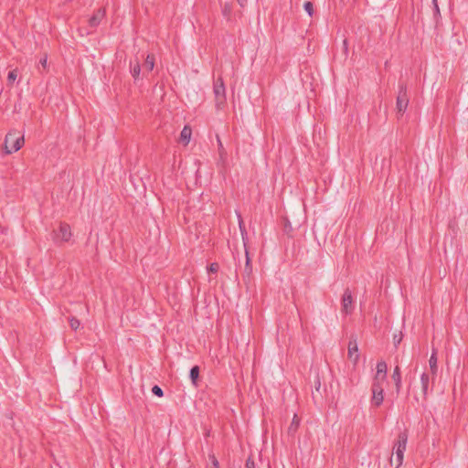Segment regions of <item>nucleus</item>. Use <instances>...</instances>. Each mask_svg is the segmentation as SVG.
<instances>
[{"mask_svg":"<svg viewBox=\"0 0 468 468\" xmlns=\"http://www.w3.org/2000/svg\"><path fill=\"white\" fill-rule=\"evenodd\" d=\"M24 144V136L17 131L9 132L5 138V149L6 154L17 152Z\"/></svg>","mask_w":468,"mask_h":468,"instance_id":"nucleus-1","label":"nucleus"},{"mask_svg":"<svg viewBox=\"0 0 468 468\" xmlns=\"http://www.w3.org/2000/svg\"><path fill=\"white\" fill-rule=\"evenodd\" d=\"M213 92L217 109H223L226 105L227 97L225 84L221 77L214 80Z\"/></svg>","mask_w":468,"mask_h":468,"instance_id":"nucleus-2","label":"nucleus"},{"mask_svg":"<svg viewBox=\"0 0 468 468\" xmlns=\"http://www.w3.org/2000/svg\"><path fill=\"white\" fill-rule=\"evenodd\" d=\"M408 433L407 431H401L398 435L397 441L394 444L393 450L395 451V456L397 460L396 468H399L403 462L404 452L407 447Z\"/></svg>","mask_w":468,"mask_h":468,"instance_id":"nucleus-3","label":"nucleus"},{"mask_svg":"<svg viewBox=\"0 0 468 468\" xmlns=\"http://www.w3.org/2000/svg\"><path fill=\"white\" fill-rule=\"evenodd\" d=\"M410 98L408 95L407 85L403 82L399 83V91L396 100L397 112L402 115L409 105Z\"/></svg>","mask_w":468,"mask_h":468,"instance_id":"nucleus-4","label":"nucleus"},{"mask_svg":"<svg viewBox=\"0 0 468 468\" xmlns=\"http://www.w3.org/2000/svg\"><path fill=\"white\" fill-rule=\"evenodd\" d=\"M53 232L54 239L56 242H58V240L62 242H68L72 236L70 226L67 223H60L58 229L54 230Z\"/></svg>","mask_w":468,"mask_h":468,"instance_id":"nucleus-5","label":"nucleus"},{"mask_svg":"<svg viewBox=\"0 0 468 468\" xmlns=\"http://www.w3.org/2000/svg\"><path fill=\"white\" fill-rule=\"evenodd\" d=\"M354 310L353 297L351 291L347 288L345 290L341 300V313L347 315Z\"/></svg>","mask_w":468,"mask_h":468,"instance_id":"nucleus-6","label":"nucleus"},{"mask_svg":"<svg viewBox=\"0 0 468 468\" xmlns=\"http://www.w3.org/2000/svg\"><path fill=\"white\" fill-rule=\"evenodd\" d=\"M372 405L379 407L384 400V390L380 383H373L372 387Z\"/></svg>","mask_w":468,"mask_h":468,"instance_id":"nucleus-7","label":"nucleus"},{"mask_svg":"<svg viewBox=\"0 0 468 468\" xmlns=\"http://www.w3.org/2000/svg\"><path fill=\"white\" fill-rule=\"evenodd\" d=\"M239 229H240L241 235H242V240L244 242L245 255H246V263H245V268H244V276L250 277V275L252 272V266H251V261H250V255H249V251H248V249H247V246H246V241H245V235H247V233H246L245 229L242 228L241 221H239Z\"/></svg>","mask_w":468,"mask_h":468,"instance_id":"nucleus-8","label":"nucleus"},{"mask_svg":"<svg viewBox=\"0 0 468 468\" xmlns=\"http://www.w3.org/2000/svg\"><path fill=\"white\" fill-rule=\"evenodd\" d=\"M104 16L105 11L103 9H97L92 15V16L89 19V27L90 28H96L100 25Z\"/></svg>","mask_w":468,"mask_h":468,"instance_id":"nucleus-9","label":"nucleus"},{"mask_svg":"<svg viewBox=\"0 0 468 468\" xmlns=\"http://www.w3.org/2000/svg\"><path fill=\"white\" fill-rule=\"evenodd\" d=\"M359 355H358V347L356 339H350L348 343V358L354 363H356L358 360Z\"/></svg>","mask_w":468,"mask_h":468,"instance_id":"nucleus-10","label":"nucleus"},{"mask_svg":"<svg viewBox=\"0 0 468 468\" xmlns=\"http://www.w3.org/2000/svg\"><path fill=\"white\" fill-rule=\"evenodd\" d=\"M300 418L297 416V414H294L292 420V422L290 424V426L288 427V431H287V433L289 436L291 437H293L298 429H299V426H300Z\"/></svg>","mask_w":468,"mask_h":468,"instance_id":"nucleus-11","label":"nucleus"},{"mask_svg":"<svg viewBox=\"0 0 468 468\" xmlns=\"http://www.w3.org/2000/svg\"><path fill=\"white\" fill-rule=\"evenodd\" d=\"M391 378L395 382L396 392L399 394L400 391V388H401V375H400V368L399 366L395 367Z\"/></svg>","mask_w":468,"mask_h":468,"instance_id":"nucleus-12","label":"nucleus"},{"mask_svg":"<svg viewBox=\"0 0 468 468\" xmlns=\"http://www.w3.org/2000/svg\"><path fill=\"white\" fill-rule=\"evenodd\" d=\"M154 67V56L147 55L145 58L144 63L143 64L144 74L145 72H151Z\"/></svg>","mask_w":468,"mask_h":468,"instance_id":"nucleus-13","label":"nucleus"},{"mask_svg":"<svg viewBox=\"0 0 468 468\" xmlns=\"http://www.w3.org/2000/svg\"><path fill=\"white\" fill-rule=\"evenodd\" d=\"M420 384H421V391L423 397L426 398L428 395L429 384H430V377L427 373H422L420 376Z\"/></svg>","mask_w":468,"mask_h":468,"instance_id":"nucleus-14","label":"nucleus"},{"mask_svg":"<svg viewBox=\"0 0 468 468\" xmlns=\"http://www.w3.org/2000/svg\"><path fill=\"white\" fill-rule=\"evenodd\" d=\"M429 365H430V368H431L432 375H436L437 370H438V366H437V351L435 349L432 350L431 356L429 359Z\"/></svg>","mask_w":468,"mask_h":468,"instance_id":"nucleus-15","label":"nucleus"},{"mask_svg":"<svg viewBox=\"0 0 468 468\" xmlns=\"http://www.w3.org/2000/svg\"><path fill=\"white\" fill-rule=\"evenodd\" d=\"M200 369L198 366H194L191 367L189 372V378L191 379L192 384L197 387V379L199 378Z\"/></svg>","mask_w":468,"mask_h":468,"instance_id":"nucleus-16","label":"nucleus"},{"mask_svg":"<svg viewBox=\"0 0 468 468\" xmlns=\"http://www.w3.org/2000/svg\"><path fill=\"white\" fill-rule=\"evenodd\" d=\"M192 131L190 127L185 126L180 133V139L185 144H187L189 143L191 137Z\"/></svg>","mask_w":468,"mask_h":468,"instance_id":"nucleus-17","label":"nucleus"},{"mask_svg":"<svg viewBox=\"0 0 468 468\" xmlns=\"http://www.w3.org/2000/svg\"><path fill=\"white\" fill-rule=\"evenodd\" d=\"M141 73V65L138 60H136L134 65L131 64V74L133 77L134 80H139Z\"/></svg>","mask_w":468,"mask_h":468,"instance_id":"nucleus-18","label":"nucleus"},{"mask_svg":"<svg viewBox=\"0 0 468 468\" xmlns=\"http://www.w3.org/2000/svg\"><path fill=\"white\" fill-rule=\"evenodd\" d=\"M69 326L72 330L76 331L77 329L80 328V322L79 319H77L76 317L74 316H71L69 317Z\"/></svg>","mask_w":468,"mask_h":468,"instance_id":"nucleus-19","label":"nucleus"},{"mask_svg":"<svg viewBox=\"0 0 468 468\" xmlns=\"http://www.w3.org/2000/svg\"><path fill=\"white\" fill-rule=\"evenodd\" d=\"M17 77V69H15L13 70H10L7 75V83L8 85H12L14 81L16 80Z\"/></svg>","mask_w":468,"mask_h":468,"instance_id":"nucleus-20","label":"nucleus"},{"mask_svg":"<svg viewBox=\"0 0 468 468\" xmlns=\"http://www.w3.org/2000/svg\"><path fill=\"white\" fill-rule=\"evenodd\" d=\"M432 5H433V16H434L435 22L437 24L439 17H441V13H440L437 0H432Z\"/></svg>","mask_w":468,"mask_h":468,"instance_id":"nucleus-21","label":"nucleus"},{"mask_svg":"<svg viewBox=\"0 0 468 468\" xmlns=\"http://www.w3.org/2000/svg\"><path fill=\"white\" fill-rule=\"evenodd\" d=\"M387 364L385 361H378L377 364V372L379 374H385L387 375Z\"/></svg>","mask_w":468,"mask_h":468,"instance_id":"nucleus-22","label":"nucleus"},{"mask_svg":"<svg viewBox=\"0 0 468 468\" xmlns=\"http://www.w3.org/2000/svg\"><path fill=\"white\" fill-rule=\"evenodd\" d=\"M303 8L304 10L306 11V13L310 16H313L314 15V5H313V3L312 2H305L304 5H303Z\"/></svg>","mask_w":468,"mask_h":468,"instance_id":"nucleus-23","label":"nucleus"},{"mask_svg":"<svg viewBox=\"0 0 468 468\" xmlns=\"http://www.w3.org/2000/svg\"><path fill=\"white\" fill-rule=\"evenodd\" d=\"M387 378V375L385 374H379L378 372L376 373L373 383H380L382 385V382L385 381Z\"/></svg>","mask_w":468,"mask_h":468,"instance_id":"nucleus-24","label":"nucleus"},{"mask_svg":"<svg viewBox=\"0 0 468 468\" xmlns=\"http://www.w3.org/2000/svg\"><path fill=\"white\" fill-rule=\"evenodd\" d=\"M152 393L156 396V397H163L164 396V392H163V389L158 386V385H154L153 388H152Z\"/></svg>","mask_w":468,"mask_h":468,"instance_id":"nucleus-25","label":"nucleus"},{"mask_svg":"<svg viewBox=\"0 0 468 468\" xmlns=\"http://www.w3.org/2000/svg\"><path fill=\"white\" fill-rule=\"evenodd\" d=\"M218 270L219 266L217 262H213L207 267V272L209 273H217Z\"/></svg>","mask_w":468,"mask_h":468,"instance_id":"nucleus-26","label":"nucleus"},{"mask_svg":"<svg viewBox=\"0 0 468 468\" xmlns=\"http://www.w3.org/2000/svg\"><path fill=\"white\" fill-rule=\"evenodd\" d=\"M402 333L399 332V334H395L393 335V343H394V346L397 347L400 342L402 341Z\"/></svg>","mask_w":468,"mask_h":468,"instance_id":"nucleus-27","label":"nucleus"},{"mask_svg":"<svg viewBox=\"0 0 468 468\" xmlns=\"http://www.w3.org/2000/svg\"><path fill=\"white\" fill-rule=\"evenodd\" d=\"M222 13L225 17H229L231 13V6L229 4H225L222 7Z\"/></svg>","mask_w":468,"mask_h":468,"instance_id":"nucleus-28","label":"nucleus"},{"mask_svg":"<svg viewBox=\"0 0 468 468\" xmlns=\"http://www.w3.org/2000/svg\"><path fill=\"white\" fill-rule=\"evenodd\" d=\"M246 468H255V463L254 461L250 457L246 461Z\"/></svg>","mask_w":468,"mask_h":468,"instance_id":"nucleus-29","label":"nucleus"},{"mask_svg":"<svg viewBox=\"0 0 468 468\" xmlns=\"http://www.w3.org/2000/svg\"><path fill=\"white\" fill-rule=\"evenodd\" d=\"M314 386H315V391L319 394H321L320 392V389H321V382H320V379L319 378L317 377L316 380H315V383H314Z\"/></svg>","mask_w":468,"mask_h":468,"instance_id":"nucleus-30","label":"nucleus"},{"mask_svg":"<svg viewBox=\"0 0 468 468\" xmlns=\"http://www.w3.org/2000/svg\"><path fill=\"white\" fill-rule=\"evenodd\" d=\"M39 64L43 67V68H46L47 66V58H43L39 60Z\"/></svg>","mask_w":468,"mask_h":468,"instance_id":"nucleus-31","label":"nucleus"},{"mask_svg":"<svg viewBox=\"0 0 468 468\" xmlns=\"http://www.w3.org/2000/svg\"><path fill=\"white\" fill-rule=\"evenodd\" d=\"M212 462H213L214 468H218V460L215 457H213V461Z\"/></svg>","mask_w":468,"mask_h":468,"instance_id":"nucleus-32","label":"nucleus"},{"mask_svg":"<svg viewBox=\"0 0 468 468\" xmlns=\"http://www.w3.org/2000/svg\"><path fill=\"white\" fill-rule=\"evenodd\" d=\"M240 6H245L247 4V0H237Z\"/></svg>","mask_w":468,"mask_h":468,"instance_id":"nucleus-33","label":"nucleus"},{"mask_svg":"<svg viewBox=\"0 0 468 468\" xmlns=\"http://www.w3.org/2000/svg\"><path fill=\"white\" fill-rule=\"evenodd\" d=\"M218 147H219V149H220V148H222L223 146H222V144H221V142H220L219 138H218Z\"/></svg>","mask_w":468,"mask_h":468,"instance_id":"nucleus-34","label":"nucleus"}]
</instances>
